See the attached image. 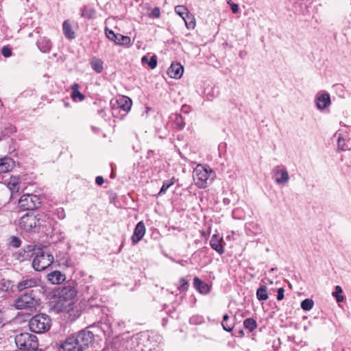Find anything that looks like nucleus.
Returning <instances> with one entry per match:
<instances>
[{"instance_id":"obj_20","label":"nucleus","mask_w":351,"mask_h":351,"mask_svg":"<svg viewBox=\"0 0 351 351\" xmlns=\"http://www.w3.org/2000/svg\"><path fill=\"white\" fill-rule=\"evenodd\" d=\"M119 106L125 112L130 110L132 101V99L127 96H122L117 100Z\"/></svg>"},{"instance_id":"obj_11","label":"nucleus","mask_w":351,"mask_h":351,"mask_svg":"<svg viewBox=\"0 0 351 351\" xmlns=\"http://www.w3.org/2000/svg\"><path fill=\"white\" fill-rule=\"evenodd\" d=\"M40 280L38 278L26 276L23 277L22 280L17 285V289L22 291L27 289L36 287L40 285Z\"/></svg>"},{"instance_id":"obj_30","label":"nucleus","mask_w":351,"mask_h":351,"mask_svg":"<svg viewBox=\"0 0 351 351\" xmlns=\"http://www.w3.org/2000/svg\"><path fill=\"white\" fill-rule=\"evenodd\" d=\"M175 183V178H172L170 180H165L163 182L162 186L160 189V192L158 193V195H162L163 193H165L167 189L172 186Z\"/></svg>"},{"instance_id":"obj_15","label":"nucleus","mask_w":351,"mask_h":351,"mask_svg":"<svg viewBox=\"0 0 351 351\" xmlns=\"http://www.w3.org/2000/svg\"><path fill=\"white\" fill-rule=\"evenodd\" d=\"M76 295L75 289L70 286L64 287L60 293L59 297L65 300H68L70 302H73L72 300Z\"/></svg>"},{"instance_id":"obj_48","label":"nucleus","mask_w":351,"mask_h":351,"mask_svg":"<svg viewBox=\"0 0 351 351\" xmlns=\"http://www.w3.org/2000/svg\"><path fill=\"white\" fill-rule=\"evenodd\" d=\"M341 137H339L338 138V145H339V146H341Z\"/></svg>"},{"instance_id":"obj_49","label":"nucleus","mask_w":351,"mask_h":351,"mask_svg":"<svg viewBox=\"0 0 351 351\" xmlns=\"http://www.w3.org/2000/svg\"><path fill=\"white\" fill-rule=\"evenodd\" d=\"M27 249H28L29 252L32 251V246H27Z\"/></svg>"},{"instance_id":"obj_35","label":"nucleus","mask_w":351,"mask_h":351,"mask_svg":"<svg viewBox=\"0 0 351 351\" xmlns=\"http://www.w3.org/2000/svg\"><path fill=\"white\" fill-rule=\"evenodd\" d=\"M71 96L73 100L78 99L80 101H82L84 99V95L78 90H75V92H73Z\"/></svg>"},{"instance_id":"obj_46","label":"nucleus","mask_w":351,"mask_h":351,"mask_svg":"<svg viewBox=\"0 0 351 351\" xmlns=\"http://www.w3.org/2000/svg\"><path fill=\"white\" fill-rule=\"evenodd\" d=\"M71 88L73 90V92H75V90H78L79 84L76 83L73 84L71 86Z\"/></svg>"},{"instance_id":"obj_4","label":"nucleus","mask_w":351,"mask_h":351,"mask_svg":"<svg viewBox=\"0 0 351 351\" xmlns=\"http://www.w3.org/2000/svg\"><path fill=\"white\" fill-rule=\"evenodd\" d=\"M15 343L23 350H36L38 346L36 336L27 332L17 335L15 337Z\"/></svg>"},{"instance_id":"obj_12","label":"nucleus","mask_w":351,"mask_h":351,"mask_svg":"<svg viewBox=\"0 0 351 351\" xmlns=\"http://www.w3.org/2000/svg\"><path fill=\"white\" fill-rule=\"evenodd\" d=\"M51 304L52 308L56 313L69 311L73 305V302L62 299L60 297L55 299Z\"/></svg>"},{"instance_id":"obj_13","label":"nucleus","mask_w":351,"mask_h":351,"mask_svg":"<svg viewBox=\"0 0 351 351\" xmlns=\"http://www.w3.org/2000/svg\"><path fill=\"white\" fill-rule=\"evenodd\" d=\"M145 233V226L143 221L138 222L134 230L133 234L132 236V241L134 244H136L139 242Z\"/></svg>"},{"instance_id":"obj_17","label":"nucleus","mask_w":351,"mask_h":351,"mask_svg":"<svg viewBox=\"0 0 351 351\" xmlns=\"http://www.w3.org/2000/svg\"><path fill=\"white\" fill-rule=\"evenodd\" d=\"M330 104V95L328 93H324L318 96L316 99V106L319 110H324Z\"/></svg>"},{"instance_id":"obj_31","label":"nucleus","mask_w":351,"mask_h":351,"mask_svg":"<svg viewBox=\"0 0 351 351\" xmlns=\"http://www.w3.org/2000/svg\"><path fill=\"white\" fill-rule=\"evenodd\" d=\"M343 290L339 285L335 287V291L332 292V295L336 298L337 302H341L344 300V297L342 295Z\"/></svg>"},{"instance_id":"obj_9","label":"nucleus","mask_w":351,"mask_h":351,"mask_svg":"<svg viewBox=\"0 0 351 351\" xmlns=\"http://www.w3.org/2000/svg\"><path fill=\"white\" fill-rule=\"evenodd\" d=\"M105 33L107 38L114 41L117 45H130L131 43V38L127 36H123L119 34H114V32L108 28L105 29Z\"/></svg>"},{"instance_id":"obj_10","label":"nucleus","mask_w":351,"mask_h":351,"mask_svg":"<svg viewBox=\"0 0 351 351\" xmlns=\"http://www.w3.org/2000/svg\"><path fill=\"white\" fill-rule=\"evenodd\" d=\"M275 176V181L278 184H285L289 182V176L285 167L276 166L272 170Z\"/></svg>"},{"instance_id":"obj_26","label":"nucleus","mask_w":351,"mask_h":351,"mask_svg":"<svg viewBox=\"0 0 351 351\" xmlns=\"http://www.w3.org/2000/svg\"><path fill=\"white\" fill-rule=\"evenodd\" d=\"M256 297L258 300H266L268 299L269 295L267 293V288L265 285H261L257 290H256Z\"/></svg>"},{"instance_id":"obj_41","label":"nucleus","mask_w":351,"mask_h":351,"mask_svg":"<svg viewBox=\"0 0 351 351\" xmlns=\"http://www.w3.org/2000/svg\"><path fill=\"white\" fill-rule=\"evenodd\" d=\"M228 3H230V7H231V10H232V12L234 13V14H236L239 12V5L237 4V3H230V1H228Z\"/></svg>"},{"instance_id":"obj_22","label":"nucleus","mask_w":351,"mask_h":351,"mask_svg":"<svg viewBox=\"0 0 351 351\" xmlns=\"http://www.w3.org/2000/svg\"><path fill=\"white\" fill-rule=\"evenodd\" d=\"M194 286L202 294H206L209 292L210 289L208 285L204 282L199 280L197 277L194 278Z\"/></svg>"},{"instance_id":"obj_28","label":"nucleus","mask_w":351,"mask_h":351,"mask_svg":"<svg viewBox=\"0 0 351 351\" xmlns=\"http://www.w3.org/2000/svg\"><path fill=\"white\" fill-rule=\"evenodd\" d=\"M244 327L249 330V331L252 332L257 327V324L255 319L253 318H247L243 322Z\"/></svg>"},{"instance_id":"obj_32","label":"nucleus","mask_w":351,"mask_h":351,"mask_svg":"<svg viewBox=\"0 0 351 351\" xmlns=\"http://www.w3.org/2000/svg\"><path fill=\"white\" fill-rule=\"evenodd\" d=\"M175 12L177 14L180 16L182 19L186 18L187 14H189L187 8L184 5H177L175 7Z\"/></svg>"},{"instance_id":"obj_29","label":"nucleus","mask_w":351,"mask_h":351,"mask_svg":"<svg viewBox=\"0 0 351 351\" xmlns=\"http://www.w3.org/2000/svg\"><path fill=\"white\" fill-rule=\"evenodd\" d=\"M185 25L187 29H194L195 27V19L194 16L189 14H187L186 18H184Z\"/></svg>"},{"instance_id":"obj_1","label":"nucleus","mask_w":351,"mask_h":351,"mask_svg":"<svg viewBox=\"0 0 351 351\" xmlns=\"http://www.w3.org/2000/svg\"><path fill=\"white\" fill-rule=\"evenodd\" d=\"M94 339V335L89 330H82L68 337L59 346V351H84Z\"/></svg>"},{"instance_id":"obj_19","label":"nucleus","mask_w":351,"mask_h":351,"mask_svg":"<svg viewBox=\"0 0 351 351\" xmlns=\"http://www.w3.org/2000/svg\"><path fill=\"white\" fill-rule=\"evenodd\" d=\"M221 238H219L217 234H214L210 241L211 247L220 254L224 252L223 247L221 243Z\"/></svg>"},{"instance_id":"obj_47","label":"nucleus","mask_w":351,"mask_h":351,"mask_svg":"<svg viewBox=\"0 0 351 351\" xmlns=\"http://www.w3.org/2000/svg\"><path fill=\"white\" fill-rule=\"evenodd\" d=\"M29 256L28 254H26V252L25 250H23V254L22 255V258L21 259V261H23L26 258H27Z\"/></svg>"},{"instance_id":"obj_18","label":"nucleus","mask_w":351,"mask_h":351,"mask_svg":"<svg viewBox=\"0 0 351 351\" xmlns=\"http://www.w3.org/2000/svg\"><path fill=\"white\" fill-rule=\"evenodd\" d=\"M47 279L53 285H59L65 280V276L60 271H54L48 274Z\"/></svg>"},{"instance_id":"obj_14","label":"nucleus","mask_w":351,"mask_h":351,"mask_svg":"<svg viewBox=\"0 0 351 351\" xmlns=\"http://www.w3.org/2000/svg\"><path fill=\"white\" fill-rule=\"evenodd\" d=\"M184 71L183 66L179 63H172L168 69L167 73L171 78L179 79L182 77Z\"/></svg>"},{"instance_id":"obj_27","label":"nucleus","mask_w":351,"mask_h":351,"mask_svg":"<svg viewBox=\"0 0 351 351\" xmlns=\"http://www.w3.org/2000/svg\"><path fill=\"white\" fill-rule=\"evenodd\" d=\"M221 325L223 328L228 332L232 331L234 328V324L229 321V316L227 314L223 315Z\"/></svg>"},{"instance_id":"obj_45","label":"nucleus","mask_w":351,"mask_h":351,"mask_svg":"<svg viewBox=\"0 0 351 351\" xmlns=\"http://www.w3.org/2000/svg\"><path fill=\"white\" fill-rule=\"evenodd\" d=\"M142 63H147L149 62V59L146 56H144L141 58Z\"/></svg>"},{"instance_id":"obj_3","label":"nucleus","mask_w":351,"mask_h":351,"mask_svg":"<svg viewBox=\"0 0 351 351\" xmlns=\"http://www.w3.org/2000/svg\"><path fill=\"white\" fill-rule=\"evenodd\" d=\"M29 326L34 332H45L51 327V319L46 314L36 315L29 320Z\"/></svg>"},{"instance_id":"obj_40","label":"nucleus","mask_w":351,"mask_h":351,"mask_svg":"<svg viewBox=\"0 0 351 351\" xmlns=\"http://www.w3.org/2000/svg\"><path fill=\"white\" fill-rule=\"evenodd\" d=\"M285 289L280 287L278 289L277 300H282L284 298Z\"/></svg>"},{"instance_id":"obj_42","label":"nucleus","mask_w":351,"mask_h":351,"mask_svg":"<svg viewBox=\"0 0 351 351\" xmlns=\"http://www.w3.org/2000/svg\"><path fill=\"white\" fill-rule=\"evenodd\" d=\"M175 121L180 128H184L185 124L183 123L181 116H177Z\"/></svg>"},{"instance_id":"obj_2","label":"nucleus","mask_w":351,"mask_h":351,"mask_svg":"<svg viewBox=\"0 0 351 351\" xmlns=\"http://www.w3.org/2000/svg\"><path fill=\"white\" fill-rule=\"evenodd\" d=\"M213 173L210 167L197 165L193 171L195 184L199 189L207 187L212 182Z\"/></svg>"},{"instance_id":"obj_39","label":"nucleus","mask_w":351,"mask_h":351,"mask_svg":"<svg viewBox=\"0 0 351 351\" xmlns=\"http://www.w3.org/2000/svg\"><path fill=\"white\" fill-rule=\"evenodd\" d=\"M160 14V9L158 8H154L149 14V16L153 18H158Z\"/></svg>"},{"instance_id":"obj_24","label":"nucleus","mask_w":351,"mask_h":351,"mask_svg":"<svg viewBox=\"0 0 351 351\" xmlns=\"http://www.w3.org/2000/svg\"><path fill=\"white\" fill-rule=\"evenodd\" d=\"M90 64L91 66V68L97 73H100L102 72L104 69V62L103 61L97 58L96 57H93L90 60Z\"/></svg>"},{"instance_id":"obj_16","label":"nucleus","mask_w":351,"mask_h":351,"mask_svg":"<svg viewBox=\"0 0 351 351\" xmlns=\"http://www.w3.org/2000/svg\"><path fill=\"white\" fill-rule=\"evenodd\" d=\"M14 161L10 158L0 159V173L10 171L14 167Z\"/></svg>"},{"instance_id":"obj_5","label":"nucleus","mask_w":351,"mask_h":351,"mask_svg":"<svg viewBox=\"0 0 351 351\" xmlns=\"http://www.w3.org/2000/svg\"><path fill=\"white\" fill-rule=\"evenodd\" d=\"M53 261L54 258L51 254L40 250L35 254L32 267L36 271H40L50 266Z\"/></svg>"},{"instance_id":"obj_37","label":"nucleus","mask_w":351,"mask_h":351,"mask_svg":"<svg viewBox=\"0 0 351 351\" xmlns=\"http://www.w3.org/2000/svg\"><path fill=\"white\" fill-rule=\"evenodd\" d=\"M10 244L14 247H19L21 245V240L16 237H13L11 239Z\"/></svg>"},{"instance_id":"obj_23","label":"nucleus","mask_w":351,"mask_h":351,"mask_svg":"<svg viewBox=\"0 0 351 351\" xmlns=\"http://www.w3.org/2000/svg\"><path fill=\"white\" fill-rule=\"evenodd\" d=\"M19 179L17 177H11L7 184V186L11 192L12 195L17 193L20 188Z\"/></svg>"},{"instance_id":"obj_36","label":"nucleus","mask_w":351,"mask_h":351,"mask_svg":"<svg viewBox=\"0 0 351 351\" xmlns=\"http://www.w3.org/2000/svg\"><path fill=\"white\" fill-rule=\"evenodd\" d=\"M148 65L151 69H155L157 66V58L156 56H152L149 60Z\"/></svg>"},{"instance_id":"obj_34","label":"nucleus","mask_w":351,"mask_h":351,"mask_svg":"<svg viewBox=\"0 0 351 351\" xmlns=\"http://www.w3.org/2000/svg\"><path fill=\"white\" fill-rule=\"evenodd\" d=\"M188 287H189V283H188L187 280H186L183 278H180V280L179 281L178 289L180 291H185L188 289Z\"/></svg>"},{"instance_id":"obj_8","label":"nucleus","mask_w":351,"mask_h":351,"mask_svg":"<svg viewBox=\"0 0 351 351\" xmlns=\"http://www.w3.org/2000/svg\"><path fill=\"white\" fill-rule=\"evenodd\" d=\"M39 223V219L33 213H26L21 217L19 221V227L21 229L30 232L36 228Z\"/></svg>"},{"instance_id":"obj_7","label":"nucleus","mask_w":351,"mask_h":351,"mask_svg":"<svg viewBox=\"0 0 351 351\" xmlns=\"http://www.w3.org/2000/svg\"><path fill=\"white\" fill-rule=\"evenodd\" d=\"M40 197L33 194H25L21 197L19 206L23 210H34L40 204Z\"/></svg>"},{"instance_id":"obj_21","label":"nucleus","mask_w":351,"mask_h":351,"mask_svg":"<svg viewBox=\"0 0 351 351\" xmlns=\"http://www.w3.org/2000/svg\"><path fill=\"white\" fill-rule=\"evenodd\" d=\"M37 45L42 52L48 53L51 48V42L49 39L43 37L38 40Z\"/></svg>"},{"instance_id":"obj_43","label":"nucleus","mask_w":351,"mask_h":351,"mask_svg":"<svg viewBox=\"0 0 351 351\" xmlns=\"http://www.w3.org/2000/svg\"><path fill=\"white\" fill-rule=\"evenodd\" d=\"M95 182L98 185H101L104 183V178L101 176H97L95 179Z\"/></svg>"},{"instance_id":"obj_25","label":"nucleus","mask_w":351,"mask_h":351,"mask_svg":"<svg viewBox=\"0 0 351 351\" xmlns=\"http://www.w3.org/2000/svg\"><path fill=\"white\" fill-rule=\"evenodd\" d=\"M63 33L66 38L73 40L75 38V34L72 29V27L68 21H65L62 25Z\"/></svg>"},{"instance_id":"obj_38","label":"nucleus","mask_w":351,"mask_h":351,"mask_svg":"<svg viewBox=\"0 0 351 351\" xmlns=\"http://www.w3.org/2000/svg\"><path fill=\"white\" fill-rule=\"evenodd\" d=\"M1 53L2 55L5 57V58H8L10 56H11L12 55V51H11V49L8 47H3L1 49Z\"/></svg>"},{"instance_id":"obj_33","label":"nucleus","mask_w":351,"mask_h":351,"mask_svg":"<svg viewBox=\"0 0 351 351\" xmlns=\"http://www.w3.org/2000/svg\"><path fill=\"white\" fill-rule=\"evenodd\" d=\"M313 301L311 299H305L301 303V308L304 311H310L313 307Z\"/></svg>"},{"instance_id":"obj_44","label":"nucleus","mask_w":351,"mask_h":351,"mask_svg":"<svg viewBox=\"0 0 351 351\" xmlns=\"http://www.w3.org/2000/svg\"><path fill=\"white\" fill-rule=\"evenodd\" d=\"M95 14V11L93 10H90L88 13L86 14H82V16H84L86 17H87L88 19H90L93 15Z\"/></svg>"},{"instance_id":"obj_6","label":"nucleus","mask_w":351,"mask_h":351,"mask_svg":"<svg viewBox=\"0 0 351 351\" xmlns=\"http://www.w3.org/2000/svg\"><path fill=\"white\" fill-rule=\"evenodd\" d=\"M38 302L31 295L24 294L15 301V306L18 309H25L29 312L36 310Z\"/></svg>"}]
</instances>
